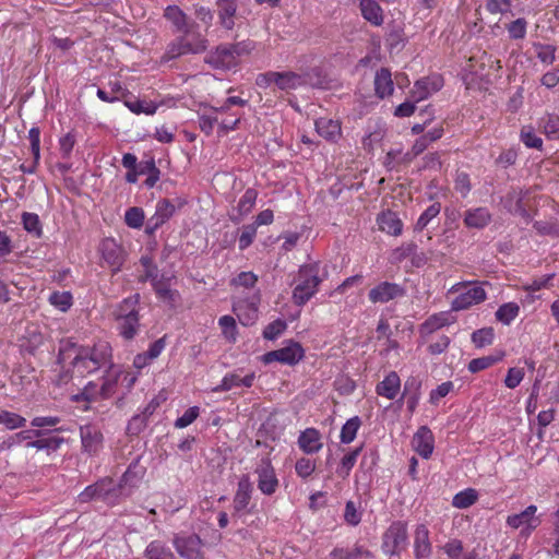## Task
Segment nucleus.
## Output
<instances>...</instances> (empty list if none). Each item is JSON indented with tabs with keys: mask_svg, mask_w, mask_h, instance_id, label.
Wrapping results in <instances>:
<instances>
[{
	"mask_svg": "<svg viewBox=\"0 0 559 559\" xmlns=\"http://www.w3.org/2000/svg\"><path fill=\"white\" fill-rule=\"evenodd\" d=\"M139 302L140 295L134 294L119 302L112 312L119 333L124 340H132L138 334L140 328Z\"/></svg>",
	"mask_w": 559,
	"mask_h": 559,
	"instance_id": "obj_1",
	"label": "nucleus"
},
{
	"mask_svg": "<svg viewBox=\"0 0 559 559\" xmlns=\"http://www.w3.org/2000/svg\"><path fill=\"white\" fill-rule=\"evenodd\" d=\"M321 281L319 263L301 265L293 290L294 302L298 306L305 305L317 293Z\"/></svg>",
	"mask_w": 559,
	"mask_h": 559,
	"instance_id": "obj_2",
	"label": "nucleus"
},
{
	"mask_svg": "<svg viewBox=\"0 0 559 559\" xmlns=\"http://www.w3.org/2000/svg\"><path fill=\"white\" fill-rule=\"evenodd\" d=\"M67 360H70V365L80 377L98 370L93 361L90 360V357L81 349L80 345L71 338L61 340L59 343L57 362L64 365Z\"/></svg>",
	"mask_w": 559,
	"mask_h": 559,
	"instance_id": "obj_3",
	"label": "nucleus"
},
{
	"mask_svg": "<svg viewBox=\"0 0 559 559\" xmlns=\"http://www.w3.org/2000/svg\"><path fill=\"white\" fill-rule=\"evenodd\" d=\"M122 496V485H116L109 477L99 479L87 486L78 497L80 502L102 500L107 504H116Z\"/></svg>",
	"mask_w": 559,
	"mask_h": 559,
	"instance_id": "obj_4",
	"label": "nucleus"
},
{
	"mask_svg": "<svg viewBox=\"0 0 559 559\" xmlns=\"http://www.w3.org/2000/svg\"><path fill=\"white\" fill-rule=\"evenodd\" d=\"M246 52V47L240 43L223 44L210 51L204 61L213 69L226 71L235 68L238 64V58Z\"/></svg>",
	"mask_w": 559,
	"mask_h": 559,
	"instance_id": "obj_5",
	"label": "nucleus"
},
{
	"mask_svg": "<svg viewBox=\"0 0 559 559\" xmlns=\"http://www.w3.org/2000/svg\"><path fill=\"white\" fill-rule=\"evenodd\" d=\"M408 544L407 524L402 521L393 522L382 536L381 548L386 555H400Z\"/></svg>",
	"mask_w": 559,
	"mask_h": 559,
	"instance_id": "obj_6",
	"label": "nucleus"
},
{
	"mask_svg": "<svg viewBox=\"0 0 559 559\" xmlns=\"http://www.w3.org/2000/svg\"><path fill=\"white\" fill-rule=\"evenodd\" d=\"M451 292L460 293L452 301V310L460 311L483 302L487 294L481 285L469 286L467 283H459Z\"/></svg>",
	"mask_w": 559,
	"mask_h": 559,
	"instance_id": "obj_7",
	"label": "nucleus"
},
{
	"mask_svg": "<svg viewBox=\"0 0 559 559\" xmlns=\"http://www.w3.org/2000/svg\"><path fill=\"white\" fill-rule=\"evenodd\" d=\"M542 523L540 515L537 514V507L528 506L520 513L509 515L507 524L512 528H521L522 536H528Z\"/></svg>",
	"mask_w": 559,
	"mask_h": 559,
	"instance_id": "obj_8",
	"label": "nucleus"
},
{
	"mask_svg": "<svg viewBox=\"0 0 559 559\" xmlns=\"http://www.w3.org/2000/svg\"><path fill=\"white\" fill-rule=\"evenodd\" d=\"M258 488L266 496L273 495L278 487V479L270 459L263 457L255 467Z\"/></svg>",
	"mask_w": 559,
	"mask_h": 559,
	"instance_id": "obj_9",
	"label": "nucleus"
},
{
	"mask_svg": "<svg viewBox=\"0 0 559 559\" xmlns=\"http://www.w3.org/2000/svg\"><path fill=\"white\" fill-rule=\"evenodd\" d=\"M304 357V349L298 343L292 342L289 345L267 352L263 355V361L271 364L278 361L286 365H295Z\"/></svg>",
	"mask_w": 559,
	"mask_h": 559,
	"instance_id": "obj_10",
	"label": "nucleus"
},
{
	"mask_svg": "<svg viewBox=\"0 0 559 559\" xmlns=\"http://www.w3.org/2000/svg\"><path fill=\"white\" fill-rule=\"evenodd\" d=\"M80 437L82 442V449L90 455L97 454L104 443V436L100 429L92 424H87L80 427Z\"/></svg>",
	"mask_w": 559,
	"mask_h": 559,
	"instance_id": "obj_11",
	"label": "nucleus"
},
{
	"mask_svg": "<svg viewBox=\"0 0 559 559\" xmlns=\"http://www.w3.org/2000/svg\"><path fill=\"white\" fill-rule=\"evenodd\" d=\"M81 349L90 357V360L99 369L112 368V350L111 346L104 341L95 343L92 347L90 346H81Z\"/></svg>",
	"mask_w": 559,
	"mask_h": 559,
	"instance_id": "obj_12",
	"label": "nucleus"
},
{
	"mask_svg": "<svg viewBox=\"0 0 559 559\" xmlns=\"http://www.w3.org/2000/svg\"><path fill=\"white\" fill-rule=\"evenodd\" d=\"M404 295L405 289L401 285L396 283L382 282L370 289L368 297L373 304H384L395 298L403 297Z\"/></svg>",
	"mask_w": 559,
	"mask_h": 559,
	"instance_id": "obj_13",
	"label": "nucleus"
},
{
	"mask_svg": "<svg viewBox=\"0 0 559 559\" xmlns=\"http://www.w3.org/2000/svg\"><path fill=\"white\" fill-rule=\"evenodd\" d=\"M176 212V204L169 199L157 202L155 214L147 221L146 233L153 234L165 224Z\"/></svg>",
	"mask_w": 559,
	"mask_h": 559,
	"instance_id": "obj_14",
	"label": "nucleus"
},
{
	"mask_svg": "<svg viewBox=\"0 0 559 559\" xmlns=\"http://www.w3.org/2000/svg\"><path fill=\"white\" fill-rule=\"evenodd\" d=\"M174 546L177 552L186 559H202L201 539L198 535L188 537H175Z\"/></svg>",
	"mask_w": 559,
	"mask_h": 559,
	"instance_id": "obj_15",
	"label": "nucleus"
},
{
	"mask_svg": "<svg viewBox=\"0 0 559 559\" xmlns=\"http://www.w3.org/2000/svg\"><path fill=\"white\" fill-rule=\"evenodd\" d=\"M146 467L141 464V456L134 459L127 471L123 473L120 484L122 485V496L127 497L130 495V490H126V487H135L138 483L144 477Z\"/></svg>",
	"mask_w": 559,
	"mask_h": 559,
	"instance_id": "obj_16",
	"label": "nucleus"
},
{
	"mask_svg": "<svg viewBox=\"0 0 559 559\" xmlns=\"http://www.w3.org/2000/svg\"><path fill=\"white\" fill-rule=\"evenodd\" d=\"M100 252L104 261L112 267L114 272L120 270L123 264V253L120 246L110 238L103 240L100 245Z\"/></svg>",
	"mask_w": 559,
	"mask_h": 559,
	"instance_id": "obj_17",
	"label": "nucleus"
},
{
	"mask_svg": "<svg viewBox=\"0 0 559 559\" xmlns=\"http://www.w3.org/2000/svg\"><path fill=\"white\" fill-rule=\"evenodd\" d=\"M252 491H253V487L249 479V476L243 475L238 481L237 490L234 496V500H233L234 514H233V516H235L236 514H238L241 511H243L245 509H247V507L251 500Z\"/></svg>",
	"mask_w": 559,
	"mask_h": 559,
	"instance_id": "obj_18",
	"label": "nucleus"
},
{
	"mask_svg": "<svg viewBox=\"0 0 559 559\" xmlns=\"http://www.w3.org/2000/svg\"><path fill=\"white\" fill-rule=\"evenodd\" d=\"M164 17L181 33H191L192 28L197 26V24L190 21L187 14L177 5H168L164 11Z\"/></svg>",
	"mask_w": 559,
	"mask_h": 559,
	"instance_id": "obj_19",
	"label": "nucleus"
},
{
	"mask_svg": "<svg viewBox=\"0 0 559 559\" xmlns=\"http://www.w3.org/2000/svg\"><path fill=\"white\" fill-rule=\"evenodd\" d=\"M412 442L413 447L421 457L428 459L431 455L433 451V436L428 427H420L413 437Z\"/></svg>",
	"mask_w": 559,
	"mask_h": 559,
	"instance_id": "obj_20",
	"label": "nucleus"
},
{
	"mask_svg": "<svg viewBox=\"0 0 559 559\" xmlns=\"http://www.w3.org/2000/svg\"><path fill=\"white\" fill-rule=\"evenodd\" d=\"M429 530L425 524L417 525L414 534V554L416 559L428 558L431 555Z\"/></svg>",
	"mask_w": 559,
	"mask_h": 559,
	"instance_id": "obj_21",
	"label": "nucleus"
},
{
	"mask_svg": "<svg viewBox=\"0 0 559 559\" xmlns=\"http://www.w3.org/2000/svg\"><path fill=\"white\" fill-rule=\"evenodd\" d=\"M298 445L306 454H314L319 452L323 447L321 442V433L316 428H307L299 435Z\"/></svg>",
	"mask_w": 559,
	"mask_h": 559,
	"instance_id": "obj_22",
	"label": "nucleus"
},
{
	"mask_svg": "<svg viewBox=\"0 0 559 559\" xmlns=\"http://www.w3.org/2000/svg\"><path fill=\"white\" fill-rule=\"evenodd\" d=\"M442 86L440 76L424 78L418 80L412 90L413 97L416 102L427 98L431 93L437 92Z\"/></svg>",
	"mask_w": 559,
	"mask_h": 559,
	"instance_id": "obj_23",
	"label": "nucleus"
},
{
	"mask_svg": "<svg viewBox=\"0 0 559 559\" xmlns=\"http://www.w3.org/2000/svg\"><path fill=\"white\" fill-rule=\"evenodd\" d=\"M464 224L468 228H485L491 221V214L486 207H476L465 211Z\"/></svg>",
	"mask_w": 559,
	"mask_h": 559,
	"instance_id": "obj_24",
	"label": "nucleus"
},
{
	"mask_svg": "<svg viewBox=\"0 0 559 559\" xmlns=\"http://www.w3.org/2000/svg\"><path fill=\"white\" fill-rule=\"evenodd\" d=\"M152 285L156 296L163 302L168 304L170 307H175L179 302L180 294L178 290L170 288L169 280H154Z\"/></svg>",
	"mask_w": 559,
	"mask_h": 559,
	"instance_id": "obj_25",
	"label": "nucleus"
},
{
	"mask_svg": "<svg viewBox=\"0 0 559 559\" xmlns=\"http://www.w3.org/2000/svg\"><path fill=\"white\" fill-rule=\"evenodd\" d=\"M401 389V380L395 371H391L381 382L377 384L376 392L389 400H394Z\"/></svg>",
	"mask_w": 559,
	"mask_h": 559,
	"instance_id": "obj_26",
	"label": "nucleus"
},
{
	"mask_svg": "<svg viewBox=\"0 0 559 559\" xmlns=\"http://www.w3.org/2000/svg\"><path fill=\"white\" fill-rule=\"evenodd\" d=\"M219 23L225 29H233L235 26V14L237 10L236 0H217Z\"/></svg>",
	"mask_w": 559,
	"mask_h": 559,
	"instance_id": "obj_27",
	"label": "nucleus"
},
{
	"mask_svg": "<svg viewBox=\"0 0 559 559\" xmlns=\"http://www.w3.org/2000/svg\"><path fill=\"white\" fill-rule=\"evenodd\" d=\"M374 91L376 95L380 98L390 96L393 93L394 84L389 69L381 68L376 72Z\"/></svg>",
	"mask_w": 559,
	"mask_h": 559,
	"instance_id": "obj_28",
	"label": "nucleus"
},
{
	"mask_svg": "<svg viewBox=\"0 0 559 559\" xmlns=\"http://www.w3.org/2000/svg\"><path fill=\"white\" fill-rule=\"evenodd\" d=\"M359 7L365 20L374 26L383 24V11L376 0H360Z\"/></svg>",
	"mask_w": 559,
	"mask_h": 559,
	"instance_id": "obj_29",
	"label": "nucleus"
},
{
	"mask_svg": "<svg viewBox=\"0 0 559 559\" xmlns=\"http://www.w3.org/2000/svg\"><path fill=\"white\" fill-rule=\"evenodd\" d=\"M379 228L392 236H399L402 233L403 223L394 212H383L378 216Z\"/></svg>",
	"mask_w": 559,
	"mask_h": 559,
	"instance_id": "obj_30",
	"label": "nucleus"
},
{
	"mask_svg": "<svg viewBox=\"0 0 559 559\" xmlns=\"http://www.w3.org/2000/svg\"><path fill=\"white\" fill-rule=\"evenodd\" d=\"M316 130L320 136L329 141H336L341 135L340 122L329 118H319L316 121Z\"/></svg>",
	"mask_w": 559,
	"mask_h": 559,
	"instance_id": "obj_31",
	"label": "nucleus"
},
{
	"mask_svg": "<svg viewBox=\"0 0 559 559\" xmlns=\"http://www.w3.org/2000/svg\"><path fill=\"white\" fill-rule=\"evenodd\" d=\"M182 37H186V44L189 46L186 51H189L190 55H199L207 49L209 40L205 36L194 32V28L191 33H182Z\"/></svg>",
	"mask_w": 559,
	"mask_h": 559,
	"instance_id": "obj_32",
	"label": "nucleus"
},
{
	"mask_svg": "<svg viewBox=\"0 0 559 559\" xmlns=\"http://www.w3.org/2000/svg\"><path fill=\"white\" fill-rule=\"evenodd\" d=\"M44 435H45V432L43 430H38V429L20 431L17 433L10 436L9 438H7L5 440H3L0 443V452L4 451V450H9L12 447L22 443L25 440H31L32 438H39V437H43Z\"/></svg>",
	"mask_w": 559,
	"mask_h": 559,
	"instance_id": "obj_33",
	"label": "nucleus"
},
{
	"mask_svg": "<svg viewBox=\"0 0 559 559\" xmlns=\"http://www.w3.org/2000/svg\"><path fill=\"white\" fill-rule=\"evenodd\" d=\"M276 86L282 91L296 90L302 86L301 73L277 72Z\"/></svg>",
	"mask_w": 559,
	"mask_h": 559,
	"instance_id": "obj_34",
	"label": "nucleus"
},
{
	"mask_svg": "<svg viewBox=\"0 0 559 559\" xmlns=\"http://www.w3.org/2000/svg\"><path fill=\"white\" fill-rule=\"evenodd\" d=\"M539 128L550 140L559 139V116L556 114H546L539 119Z\"/></svg>",
	"mask_w": 559,
	"mask_h": 559,
	"instance_id": "obj_35",
	"label": "nucleus"
},
{
	"mask_svg": "<svg viewBox=\"0 0 559 559\" xmlns=\"http://www.w3.org/2000/svg\"><path fill=\"white\" fill-rule=\"evenodd\" d=\"M257 198L258 192L255 189L249 188L245 191L237 205L239 218L251 212L255 204Z\"/></svg>",
	"mask_w": 559,
	"mask_h": 559,
	"instance_id": "obj_36",
	"label": "nucleus"
},
{
	"mask_svg": "<svg viewBox=\"0 0 559 559\" xmlns=\"http://www.w3.org/2000/svg\"><path fill=\"white\" fill-rule=\"evenodd\" d=\"M477 491L473 488H467L453 497L452 504L457 509H466L473 506L477 501Z\"/></svg>",
	"mask_w": 559,
	"mask_h": 559,
	"instance_id": "obj_37",
	"label": "nucleus"
},
{
	"mask_svg": "<svg viewBox=\"0 0 559 559\" xmlns=\"http://www.w3.org/2000/svg\"><path fill=\"white\" fill-rule=\"evenodd\" d=\"M520 307L515 302L501 305L496 311V318L503 324H510L519 314Z\"/></svg>",
	"mask_w": 559,
	"mask_h": 559,
	"instance_id": "obj_38",
	"label": "nucleus"
},
{
	"mask_svg": "<svg viewBox=\"0 0 559 559\" xmlns=\"http://www.w3.org/2000/svg\"><path fill=\"white\" fill-rule=\"evenodd\" d=\"M64 442V439L61 437H51V438H37V440L28 441L26 447L35 448L37 450H50L57 451L60 445Z\"/></svg>",
	"mask_w": 559,
	"mask_h": 559,
	"instance_id": "obj_39",
	"label": "nucleus"
},
{
	"mask_svg": "<svg viewBox=\"0 0 559 559\" xmlns=\"http://www.w3.org/2000/svg\"><path fill=\"white\" fill-rule=\"evenodd\" d=\"M361 421L358 416L349 418L342 427L340 436L341 442L350 443L355 439Z\"/></svg>",
	"mask_w": 559,
	"mask_h": 559,
	"instance_id": "obj_40",
	"label": "nucleus"
},
{
	"mask_svg": "<svg viewBox=\"0 0 559 559\" xmlns=\"http://www.w3.org/2000/svg\"><path fill=\"white\" fill-rule=\"evenodd\" d=\"M145 554L147 559H175L173 552L157 540L148 544Z\"/></svg>",
	"mask_w": 559,
	"mask_h": 559,
	"instance_id": "obj_41",
	"label": "nucleus"
},
{
	"mask_svg": "<svg viewBox=\"0 0 559 559\" xmlns=\"http://www.w3.org/2000/svg\"><path fill=\"white\" fill-rule=\"evenodd\" d=\"M302 86L309 85L317 88H326L328 81L325 76L321 75L318 69H312L306 73H301Z\"/></svg>",
	"mask_w": 559,
	"mask_h": 559,
	"instance_id": "obj_42",
	"label": "nucleus"
},
{
	"mask_svg": "<svg viewBox=\"0 0 559 559\" xmlns=\"http://www.w3.org/2000/svg\"><path fill=\"white\" fill-rule=\"evenodd\" d=\"M0 424L4 425L8 429L23 428L26 425V419L16 413L9 411H0Z\"/></svg>",
	"mask_w": 559,
	"mask_h": 559,
	"instance_id": "obj_43",
	"label": "nucleus"
},
{
	"mask_svg": "<svg viewBox=\"0 0 559 559\" xmlns=\"http://www.w3.org/2000/svg\"><path fill=\"white\" fill-rule=\"evenodd\" d=\"M124 105L134 114L153 115L156 111V105L153 103L143 102L136 98H128L124 100Z\"/></svg>",
	"mask_w": 559,
	"mask_h": 559,
	"instance_id": "obj_44",
	"label": "nucleus"
},
{
	"mask_svg": "<svg viewBox=\"0 0 559 559\" xmlns=\"http://www.w3.org/2000/svg\"><path fill=\"white\" fill-rule=\"evenodd\" d=\"M534 48L536 50V57L540 60V62L549 66L552 64L556 60V47L552 45H546L536 43L534 44Z\"/></svg>",
	"mask_w": 559,
	"mask_h": 559,
	"instance_id": "obj_45",
	"label": "nucleus"
},
{
	"mask_svg": "<svg viewBox=\"0 0 559 559\" xmlns=\"http://www.w3.org/2000/svg\"><path fill=\"white\" fill-rule=\"evenodd\" d=\"M502 356L503 355L500 354L498 356H485L472 359L468 364V370L473 373L479 372L500 361L502 359Z\"/></svg>",
	"mask_w": 559,
	"mask_h": 559,
	"instance_id": "obj_46",
	"label": "nucleus"
},
{
	"mask_svg": "<svg viewBox=\"0 0 559 559\" xmlns=\"http://www.w3.org/2000/svg\"><path fill=\"white\" fill-rule=\"evenodd\" d=\"M22 222L26 231L33 234L36 237L41 236V224L37 214L25 212L22 215Z\"/></svg>",
	"mask_w": 559,
	"mask_h": 559,
	"instance_id": "obj_47",
	"label": "nucleus"
},
{
	"mask_svg": "<svg viewBox=\"0 0 559 559\" xmlns=\"http://www.w3.org/2000/svg\"><path fill=\"white\" fill-rule=\"evenodd\" d=\"M495 332L492 328H483L472 334V342L476 347H484L492 344Z\"/></svg>",
	"mask_w": 559,
	"mask_h": 559,
	"instance_id": "obj_48",
	"label": "nucleus"
},
{
	"mask_svg": "<svg viewBox=\"0 0 559 559\" xmlns=\"http://www.w3.org/2000/svg\"><path fill=\"white\" fill-rule=\"evenodd\" d=\"M361 452V447L359 448H356L355 450L350 451L348 454H346L342 461H341V466L340 468L337 469V473L343 477V478H346L352 468L354 467L356 461H357V457L358 455L360 454Z\"/></svg>",
	"mask_w": 559,
	"mask_h": 559,
	"instance_id": "obj_49",
	"label": "nucleus"
},
{
	"mask_svg": "<svg viewBox=\"0 0 559 559\" xmlns=\"http://www.w3.org/2000/svg\"><path fill=\"white\" fill-rule=\"evenodd\" d=\"M440 203H433L428 206L417 219L415 230L421 231L429 224V222L440 213Z\"/></svg>",
	"mask_w": 559,
	"mask_h": 559,
	"instance_id": "obj_50",
	"label": "nucleus"
},
{
	"mask_svg": "<svg viewBox=\"0 0 559 559\" xmlns=\"http://www.w3.org/2000/svg\"><path fill=\"white\" fill-rule=\"evenodd\" d=\"M187 48H189V46L186 44V37H182L181 35L168 45L166 55L170 59L190 55L189 51H186Z\"/></svg>",
	"mask_w": 559,
	"mask_h": 559,
	"instance_id": "obj_51",
	"label": "nucleus"
},
{
	"mask_svg": "<svg viewBox=\"0 0 559 559\" xmlns=\"http://www.w3.org/2000/svg\"><path fill=\"white\" fill-rule=\"evenodd\" d=\"M49 301L61 311H67L72 305V295L69 292H53Z\"/></svg>",
	"mask_w": 559,
	"mask_h": 559,
	"instance_id": "obj_52",
	"label": "nucleus"
},
{
	"mask_svg": "<svg viewBox=\"0 0 559 559\" xmlns=\"http://www.w3.org/2000/svg\"><path fill=\"white\" fill-rule=\"evenodd\" d=\"M223 335L229 341V342H236V335H237V326L236 321L230 316H223L219 318L218 321Z\"/></svg>",
	"mask_w": 559,
	"mask_h": 559,
	"instance_id": "obj_53",
	"label": "nucleus"
},
{
	"mask_svg": "<svg viewBox=\"0 0 559 559\" xmlns=\"http://www.w3.org/2000/svg\"><path fill=\"white\" fill-rule=\"evenodd\" d=\"M126 224L131 228H140L144 222V212L140 207H130L124 215Z\"/></svg>",
	"mask_w": 559,
	"mask_h": 559,
	"instance_id": "obj_54",
	"label": "nucleus"
},
{
	"mask_svg": "<svg viewBox=\"0 0 559 559\" xmlns=\"http://www.w3.org/2000/svg\"><path fill=\"white\" fill-rule=\"evenodd\" d=\"M526 20L519 17L507 26V31L511 39H523L526 35Z\"/></svg>",
	"mask_w": 559,
	"mask_h": 559,
	"instance_id": "obj_55",
	"label": "nucleus"
},
{
	"mask_svg": "<svg viewBox=\"0 0 559 559\" xmlns=\"http://www.w3.org/2000/svg\"><path fill=\"white\" fill-rule=\"evenodd\" d=\"M522 142L531 148H540L543 146V140L539 138L532 127H524L521 130Z\"/></svg>",
	"mask_w": 559,
	"mask_h": 559,
	"instance_id": "obj_56",
	"label": "nucleus"
},
{
	"mask_svg": "<svg viewBox=\"0 0 559 559\" xmlns=\"http://www.w3.org/2000/svg\"><path fill=\"white\" fill-rule=\"evenodd\" d=\"M287 329V323L285 320L277 319L271 323H269L264 331L263 337L266 340H275L285 330Z\"/></svg>",
	"mask_w": 559,
	"mask_h": 559,
	"instance_id": "obj_57",
	"label": "nucleus"
},
{
	"mask_svg": "<svg viewBox=\"0 0 559 559\" xmlns=\"http://www.w3.org/2000/svg\"><path fill=\"white\" fill-rule=\"evenodd\" d=\"M447 324H449L448 316L445 313H438L425 321L423 330L427 333H432Z\"/></svg>",
	"mask_w": 559,
	"mask_h": 559,
	"instance_id": "obj_58",
	"label": "nucleus"
},
{
	"mask_svg": "<svg viewBox=\"0 0 559 559\" xmlns=\"http://www.w3.org/2000/svg\"><path fill=\"white\" fill-rule=\"evenodd\" d=\"M99 397V389H97V385L93 382H88L83 389L82 392L75 394L72 396V400L74 402H92L96 401Z\"/></svg>",
	"mask_w": 559,
	"mask_h": 559,
	"instance_id": "obj_59",
	"label": "nucleus"
},
{
	"mask_svg": "<svg viewBox=\"0 0 559 559\" xmlns=\"http://www.w3.org/2000/svg\"><path fill=\"white\" fill-rule=\"evenodd\" d=\"M316 462L308 457H300L295 464L296 474L301 478H308L316 471Z\"/></svg>",
	"mask_w": 559,
	"mask_h": 559,
	"instance_id": "obj_60",
	"label": "nucleus"
},
{
	"mask_svg": "<svg viewBox=\"0 0 559 559\" xmlns=\"http://www.w3.org/2000/svg\"><path fill=\"white\" fill-rule=\"evenodd\" d=\"M257 227L254 224L245 225L238 239L240 250L247 249L255 238Z\"/></svg>",
	"mask_w": 559,
	"mask_h": 559,
	"instance_id": "obj_61",
	"label": "nucleus"
},
{
	"mask_svg": "<svg viewBox=\"0 0 559 559\" xmlns=\"http://www.w3.org/2000/svg\"><path fill=\"white\" fill-rule=\"evenodd\" d=\"M534 228L539 235L559 236V223L548 221H537Z\"/></svg>",
	"mask_w": 559,
	"mask_h": 559,
	"instance_id": "obj_62",
	"label": "nucleus"
},
{
	"mask_svg": "<svg viewBox=\"0 0 559 559\" xmlns=\"http://www.w3.org/2000/svg\"><path fill=\"white\" fill-rule=\"evenodd\" d=\"M258 282V276L252 272H241L231 280V285L252 288Z\"/></svg>",
	"mask_w": 559,
	"mask_h": 559,
	"instance_id": "obj_63",
	"label": "nucleus"
},
{
	"mask_svg": "<svg viewBox=\"0 0 559 559\" xmlns=\"http://www.w3.org/2000/svg\"><path fill=\"white\" fill-rule=\"evenodd\" d=\"M362 554V547L356 546L354 549L348 550L344 548H336L331 552L333 559H359Z\"/></svg>",
	"mask_w": 559,
	"mask_h": 559,
	"instance_id": "obj_64",
	"label": "nucleus"
}]
</instances>
